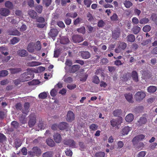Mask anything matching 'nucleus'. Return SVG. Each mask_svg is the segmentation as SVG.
I'll list each match as a JSON object with an SVG mask.
<instances>
[{"instance_id":"f257e3e1","label":"nucleus","mask_w":157,"mask_h":157,"mask_svg":"<svg viewBox=\"0 0 157 157\" xmlns=\"http://www.w3.org/2000/svg\"><path fill=\"white\" fill-rule=\"evenodd\" d=\"M32 151H29L28 152V154L31 157H34L35 155L40 156L42 153V151L40 148L37 147H33L32 149Z\"/></svg>"},{"instance_id":"f03ea898","label":"nucleus","mask_w":157,"mask_h":157,"mask_svg":"<svg viewBox=\"0 0 157 157\" xmlns=\"http://www.w3.org/2000/svg\"><path fill=\"white\" fill-rule=\"evenodd\" d=\"M146 96L145 93L142 91H139L135 95V98L136 101H140L143 100Z\"/></svg>"},{"instance_id":"7ed1b4c3","label":"nucleus","mask_w":157,"mask_h":157,"mask_svg":"<svg viewBox=\"0 0 157 157\" xmlns=\"http://www.w3.org/2000/svg\"><path fill=\"white\" fill-rule=\"evenodd\" d=\"M110 124L113 127L116 126L118 127L119 125L122 123V119L121 117L117 119H113L110 121Z\"/></svg>"},{"instance_id":"20e7f679","label":"nucleus","mask_w":157,"mask_h":157,"mask_svg":"<svg viewBox=\"0 0 157 157\" xmlns=\"http://www.w3.org/2000/svg\"><path fill=\"white\" fill-rule=\"evenodd\" d=\"M64 145H68L72 148L75 147V142L72 139H66L63 141Z\"/></svg>"},{"instance_id":"39448f33","label":"nucleus","mask_w":157,"mask_h":157,"mask_svg":"<svg viewBox=\"0 0 157 157\" xmlns=\"http://www.w3.org/2000/svg\"><path fill=\"white\" fill-rule=\"evenodd\" d=\"M36 122V117L33 113L31 114L29 116V120L28 122V124L29 127H33Z\"/></svg>"},{"instance_id":"423d86ee","label":"nucleus","mask_w":157,"mask_h":157,"mask_svg":"<svg viewBox=\"0 0 157 157\" xmlns=\"http://www.w3.org/2000/svg\"><path fill=\"white\" fill-rule=\"evenodd\" d=\"M145 137V136L143 134L138 135L134 137L132 140V143L134 145L136 144L139 141L144 139Z\"/></svg>"},{"instance_id":"0eeeda50","label":"nucleus","mask_w":157,"mask_h":157,"mask_svg":"<svg viewBox=\"0 0 157 157\" xmlns=\"http://www.w3.org/2000/svg\"><path fill=\"white\" fill-rule=\"evenodd\" d=\"M59 33V31L57 29L53 28L51 29L50 32L48 33V35L52 39H53V38H55L57 36Z\"/></svg>"},{"instance_id":"6e6552de","label":"nucleus","mask_w":157,"mask_h":157,"mask_svg":"<svg viewBox=\"0 0 157 157\" xmlns=\"http://www.w3.org/2000/svg\"><path fill=\"white\" fill-rule=\"evenodd\" d=\"M66 120L68 122H71L75 119V115L74 113L71 111H69L67 114Z\"/></svg>"},{"instance_id":"1a4fd4ad","label":"nucleus","mask_w":157,"mask_h":157,"mask_svg":"<svg viewBox=\"0 0 157 157\" xmlns=\"http://www.w3.org/2000/svg\"><path fill=\"white\" fill-rule=\"evenodd\" d=\"M72 39L75 43H80L83 40V37L78 35H73L72 37Z\"/></svg>"},{"instance_id":"9d476101","label":"nucleus","mask_w":157,"mask_h":157,"mask_svg":"<svg viewBox=\"0 0 157 157\" xmlns=\"http://www.w3.org/2000/svg\"><path fill=\"white\" fill-rule=\"evenodd\" d=\"M121 35L120 31L119 29L114 30L112 33V38L117 40Z\"/></svg>"},{"instance_id":"9b49d317","label":"nucleus","mask_w":157,"mask_h":157,"mask_svg":"<svg viewBox=\"0 0 157 157\" xmlns=\"http://www.w3.org/2000/svg\"><path fill=\"white\" fill-rule=\"evenodd\" d=\"M80 53L81 57L83 59H88L90 57V53L87 51H82Z\"/></svg>"},{"instance_id":"f8f14e48","label":"nucleus","mask_w":157,"mask_h":157,"mask_svg":"<svg viewBox=\"0 0 157 157\" xmlns=\"http://www.w3.org/2000/svg\"><path fill=\"white\" fill-rule=\"evenodd\" d=\"M53 139L56 143H60L62 140L61 135L58 133L54 134L53 136Z\"/></svg>"},{"instance_id":"ddd939ff","label":"nucleus","mask_w":157,"mask_h":157,"mask_svg":"<svg viewBox=\"0 0 157 157\" xmlns=\"http://www.w3.org/2000/svg\"><path fill=\"white\" fill-rule=\"evenodd\" d=\"M147 122V119L145 117H141L138 121L136 124L137 126H140L145 124Z\"/></svg>"},{"instance_id":"4468645a","label":"nucleus","mask_w":157,"mask_h":157,"mask_svg":"<svg viewBox=\"0 0 157 157\" xmlns=\"http://www.w3.org/2000/svg\"><path fill=\"white\" fill-rule=\"evenodd\" d=\"M10 13V10L7 9L2 8L0 9V14L2 16H7Z\"/></svg>"},{"instance_id":"2eb2a0df","label":"nucleus","mask_w":157,"mask_h":157,"mask_svg":"<svg viewBox=\"0 0 157 157\" xmlns=\"http://www.w3.org/2000/svg\"><path fill=\"white\" fill-rule=\"evenodd\" d=\"M17 54L20 56L24 57L27 56L28 53L25 50L22 49L19 50L17 51Z\"/></svg>"},{"instance_id":"dca6fc26","label":"nucleus","mask_w":157,"mask_h":157,"mask_svg":"<svg viewBox=\"0 0 157 157\" xmlns=\"http://www.w3.org/2000/svg\"><path fill=\"white\" fill-rule=\"evenodd\" d=\"M131 129V127L128 126H125L122 129L121 134L123 135H127Z\"/></svg>"},{"instance_id":"f3484780","label":"nucleus","mask_w":157,"mask_h":157,"mask_svg":"<svg viewBox=\"0 0 157 157\" xmlns=\"http://www.w3.org/2000/svg\"><path fill=\"white\" fill-rule=\"evenodd\" d=\"M68 126V124L67 122H62L58 125V128L61 130L67 128Z\"/></svg>"},{"instance_id":"a211bd4d","label":"nucleus","mask_w":157,"mask_h":157,"mask_svg":"<svg viewBox=\"0 0 157 157\" xmlns=\"http://www.w3.org/2000/svg\"><path fill=\"white\" fill-rule=\"evenodd\" d=\"M26 73L25 72L22 75L21 77H22V78H23V80L22 81L23 82L29 81L32 79L33 78V75H31L32 76L31 77H30L29 76L26 75Z\"/></svg>"},{"instance_id":"6ab92c4d","label":"nucleus","mask_w":157,"mask_h":157,"mask_svg":"<svg viewBox=\"0 0 157 157\" xmlns=\"http://www.w3.org/2000/svg\"><path fill=\"white\" fill-rule=\"evenodd\" d=\"M34 45L35 44L33 42L30 43L28 44L27 49L29 52L32 53L34 52L35 48Z\"/></svg>"},{"instance_id":"aec40b11","label":"nucleus","mask_w":157,"mask_h":157,"mask_svg":"<svg viewBox=\"0 0 157 157\" xmlns=\"http://www.w3.org/2000/svg\"><path fill=\"white\" fill-rule=\"evenodd\" d=\"M124 97L127 100L129 103H132L134 101L132 100V94L130 93L126 94H124Z\"/></svg>"},{"instance_id":"412c9836","label":"nucleus","mask_w":157,"mask_h":157,"mask_svg":"<svg viewBox=\"0 0 157 157\" xmlns=\"http://www.w3.org/2000/svg\"><path fill=\"white\" fill-rule=\"evenodd\" d=\"M80 66L78 65H74L71 67L70 69V72L71 73H75L80 68Z\"/></svg>"},{"instance_id":"4be33fe9","label":"nucleus","mask_w":157,"mask_h":157,"mask_svg":"<svg viewBox=\"0 0 157 157\" xmlns=\"http://www.w3.org/2000/svg\"><path fill=\"white\" fill-rule=\"evenodd\" d=\"M98 125L95 124H92L89 126L90 131L91 132L93 133L94 131L98 129Z\"/></svg>"},{"instance_id":"5701e85b","label":"nucleus","mask_w":157,"mask_h":157,"mask_svg":"<svg viewBox=\"0 0 157 157\" xmlns=\"http://www.w3.org/2000/svg\"><path fill=\"white\" fill-rule=\"evenodd\" d=\"M28 13L32 18L33 19L36 18L37 14L34 10H30L28 11Z\"/></svg>"},{"instance_id":"b1692460","label":"nucleus","mask_w":157,"mask_h":157,"mask_svg":"<svg viewBox=\"0 0 157 157\" xmlns=\"http://www.w3.org/2000/svg\"><path fill=\"white\" fill-rule=\"evenodd\" d=\"M126 39L128 42H133L135 40V37L133 34H129L127 36Z\"/></svg>"},{"instance_id":"393cba45","label":"nucleus","mask_w":157,"mask_h":157,"mask_svg":"<svg viewBox=\"0 0 157 157\" xmlns=\"http://www.w3.org/2000/svg\"><path fill=\"white\" fill-rule=\"evenodd\" d=\"M132 77L133 80L136 82L139 81L138 74L136 71H133L132 72Z\"/></svg>"},{"instance_id":"a878e982","label":"nucleus","mask_w":157,"mask_h":157,"mask_svg":"<svg viewBox=\"0 0 157 157\" xmlns=\"http://www.w3.org/2000/svg\"><path fill=\"white\" fill-rule=\"evenodd\" d=\"M8 70L10 71L12 74H15L21 71V69L19 68H10L8 69Z\"/></svg>"},{"instance_id":"bb28decb","label":"nucleus","mask_w":157,"mask_h":157,"mask_svg":"<svg viewBox=\"0 0 157 157\" xmlns=\"http://www.w3.org/2000/svg\"><path fill=\"white\" fill-rule=\"evenodd\" d=\"M46 142L49 146L53 147L55 146V143L53 140L50 138H48L46 140Z\"/></svg>"},{"instance_id":"cd10ccee","label":"nucleus","mask_w":157,"mask_h":157,"mask_svg":"<svg viewBox=\"0 0 157 157\" xmlns=\"http://www.w3.org/2000/svg\"><path fill=\"white\" fill-rule=\"evenodd\" d=\"M147 92L150 93H153L155 92L157 90L156 87L151 86H149L147 88Z\"/></svg>"},{"instance_id":"c85d7f7f","label":"nucleus","mask_w":157,"mask_h":157,"mask_svg":"<svg viewBox=\"0 0 157 157\" xmlns=\"http://www.w3.org/2000/svg\"><path fill=\"white\" fill-rule=\"evenodd\" d=\"M134 119V116L132 114L130 113L126 116L125 119L127 122H130L132 121Z\"/></svg>"},{"instance_id":"c756f323","label":"nucleus","mask_w":157,"mask_h":157,"mask_svg":"<svg viewBox=\"0 0 157 157\" xmlns=\"http://www.w3.org/2000/svg\"><path fill=\"white\" fill-rule=\"evenodd\" d=\"M149 21L148 18L143 17L140 20L139 23L141 24H145L148 23Z\"/></svg>"},{"instance_id":"7c9ffc66","label":"nucleus","mask_w":157,"mask_h":157,"mask_svg":"<svg viewBox=\"0 0 157 157\" xmlns=\"http://www.w3.org/2000/svg\"><path fill=\"white\" fill-rule=\"evenodd\" d=\"M150 19L157 26V14L153 13L151 15Z\"/></svg>"},{"instance_id":"2f4dec72","label":"nucleus","mask_w":157,"mask_h":157,"mask_svg":"<svg viewBox=\"0 0 157 157\" xmlns=\"http://www.w3.org/2000/svg\"><path fill=\"white\" fill-rule=\"evenodd\" d=\"M123 4L125 7L127 8H129L133 5V4L131 2L127 0H125Z\"/></svg>"},{"instance_id":"473e14b6","label":"nucleus","mask_w":157,"mask_h":157,"mask_svg":"<svg viewBox=\"0 0 157 157\" xmlns=\"http://www.w3.org/2000/svg\"><path fill=\"white\" fill-rule=\"evenodd\" d=\"M53 155V152L52 151H47L42 155L43 157H52Z\"/></svg>"},{"instance_id":"72a5a7b5","label":"nucleus","mask_w":157,"mask_h":157,"mask_svg":"<svg viewBox=\"0 0 157 157\" xmlns=\"http://www.w3.org/2000/svg\"><path fill=\"white\" fill-rule=\"evenodd\" d=\"M21 144V143L20 139H17L15 140L14 142V145L17 148L20 147Z\"/></svg>"},{"instance_id":"f704fd0d","label":"nucleus","mask_w":157,"mask_h":157,"mask_svg":"<svg viewBox=\"0 0 157 157\" xmlns=\"http://www.w3.org/2000/svg\"><path fill=\"white\" fill-rule=\"evenodd\" d=\"M5 6L10 9H12L13 8V5L12 3L9 1H6L5 4Z\"/></svg>"},{"instance_id":"c9c22d12","label":"nucleus","mask_w":157,"mask_h":157,"mask_svg":"<svg viewBox=\"0 0 157 157\" xmlns=\"http://www.w3.org/2000/svg\"><path fill=\"white\" fill-rule=\"evenodd\" d=\"M78 14L76 12L74 13H67L66 15V17H69L71 18H74L78 16Z\"/></svg>"},{"instance_id":"e433bc0d","label":"nucleus","mask_w":157,"mask_h":157,"mask_svg":"<svg viewBox=\"0 0 157 157\" xmlns=\"http://www.w3.org/2000/svg\"><path fill=\"white\" fill-rule=\"evenodd\" d=\"M140 28L138 26H136L133 27L132 30L133 33L134 34H136L140 32Z\"/></svg>"},{"instance_id":"4c0bfd02","label":"nucleus","mask_w":157,"mask_h":157,"mask_svg":"<svg viewBox=\"0 0 157 157\" xmlns=\"http://www.w3.org/2000/svg\"><path fill=\"white\" fill-rule=\"evenodd\" d=\"M127 45V44L125 42H121L120 43L118 48L121 50H124L126 48Z\"/></svg>"},{"instance_id":"58836bf2","label":"nucleus","mask_w":157,"mask_h":157,"mask_svg":"<svg viewBox=\"0 0 157 157\" xmlns=\"http://www.w3.org/2000/svg\"><path fill=\"white\" fill-rule=\"evenodd\" d=\"M100 82V80L98 76L96 75L94 76L92 78V82L96 84H98Z\"/></svg>"},{"instance_id":"ea45409f","label":"nucleus","mask_w":157,"mask_h":157,"mask_svg":"<svg viewBox=\"0 0 157 157\" xmlns=\"http://www.w3.org/2000/svg\"><path fill=\"white\" fill-rule=\"evenodd\" d=\"M122 113V111L121 109H117L115 110L113 113V114L114 116L117 117L121 115Z\"/></svg>"},{"instance_id":"a19ab883","label":"nucleus","mask_w":157,"mask_h":157,"mask_svg":"<svg viewBox=\"0 0 157 157\" xmlns=\"http://www.w3.org/2000/svg\"><path fill=\"white\" fill-rule=\"evenodd\" d=\"M69 42V39L67 37H63L60 41V43L63 44H67Z\"/></svg>"},{"instance_id":"79ce46f5","label":"nucleus","mask_w":157,"mask_h":157,"mask_svg":"<svg viewBox=\"0 0 157 157\" xmlns=\"http://www.w3.org/2000/svg\"><path fill=\"white\" fill-rule=\"evenodd\" d=\"M20 40V39L19 38L14 37L11 40L10 42L12 44H14L18 43Z\"/></svg>"},{"instance_id":"37998d69","label":"nucleus","mask_w":157,"mask_h":157,"mask_svg":"<svg viewBox=\"0 0 157 157\" xmlns=\"http://www.w3.org/2000/svg\"><path fill=\"white\" fill-rule=\"evenodd\" d=\"M38 127L40 129H44L46 127V125L44 124L43 121H39V123L38 124Z\"/></svg>"},{"instance_id":"c03bdc74","label":"nucleus","mask_w":157,"mask_h":157,"mask_svg":"<svg viewBox=\"0 0 157 157\" xmlns=\"http://www.w3.org/2000/svg\"><path fill=\"white\" fill-rule=\"evenodd\" d=\"M47 96V94L45 92L41 93L39 95V98L42 99H45Z\"/></svg>"},{"instance_id":"a18cd8bd","label":"nucleus","mask_w":157,"mask_h":157,"mask_svg":"<svg viewBox=\"0 0 157 157\" xmlns=\"http://www.w3.org/2000/svg\"><path fill=\"white\" fill-rule=\"evenodd\" d=\"M143 109L144 107L143 106H136L134 110H135V111H136V113H139L141 112L143 110Z\"/></svg>"},{"instance_id":"49530a36","label":"nucleus","mask_w":157,"mask_h":157,"mask_svg":"<svg viewBox=\"0 0 157 157\" xmlns=\"http://www.w3.org/2000/svg\"><path fill=\"white\" fill-rule=\"evenodd\" d=\"M77 30L78 33L82 34H84L86 32L85 28L84 26H82L80 28L78 29Z\"/></svg>"},{"instance_id":"de8ad7c7","label":"nucleus","mask_w":157,"mask_h":157,"mask_svg":"<svg viewBox=\"0 0 157 157\" xmlns=\"http://www.w3.org/2000/svg\"><path fill=\"white\" fill-rule=\"evenodd\" d=\"M8 74V71L6 70H3L0 71V77H4Z\"/></svg>"},{"instance_id":"09e8293b","label":"nucleus","mask_w":157,"mask_h":157,"mask_svg":"<svg viewBox=\"0 0 157 157\" xmlns=\"http://www.w3.org/2000/svg\"><path fill=\"white\" fill-rule=\"evenodd\" d=\"M105 156V153L101 151L97 152L95 155V157H104Z\"/></svg>"},{"instance_id":"8fccbe9b","label":"nucleus","mask_w":157,"mask_h":157,"mask_svg":"<svg viewBox=\"0 0 157 157\" xmlns=\"http://www.w3.org/2000/svg\"><path fill=\"white\" fill-rule=\"evenodd\" d=\"M151 29V27L149 25H146L144 26L143 28V31L145 32H149Z\"/></svg>"},{"instance_id":"3c124183","label":"nucleus","mask_w":157,"mask_h":157,"mask_svg":"<svg viewBox=\"0 0 157 157\" xmlns=\"http://www.w3.org/2000/svg\"><path fill=\"white\" fill-rule=\"evenodd\" d=\"M65 153L66 155L69 156H71L72 155V152L69 148H67L65 151Z\"/></svg>"},{"instance_id":"603ef678","label":"nucleus","mask_w":157,"mask_h":157,"mask_svg":"<svg viewBox=\"0 0 157 157\" xmlns=\"http://www.w3.org/2000/svg\"><path fill=\"white\" fill-rule=\"evenodd\" d=\"M41 64V63L36 62L32 61L29 63V65L32 67H34L38 66Z\"/></svg>"},{"instance_id":"864d4df0","label":"nucleus","mask_w":157,"mask_h":157,"mask_svg":"<svg viewBox=\"0 0 157 157\" xmlns=\"http://www.w3.org/2000/svg\"><path fill=\"white\" fill-rule=\"evenodd\" d=\"M35 49L37 51H39L41 49L40 43L39 40L37 41L36 42V46H35Z\"/></svg>"},{"instance_id":"5fc2aeb1","label":"nucleus","mask_w":157,"mask_h":157,"mask_svg":"<svg viewBox=\"0 0 157 157\" xmlns=\"http://www.w3.org/2000/svg\"><path fill=\"white\" fill-rule=\"evenodd\" d=\"M35 10L39 13H41L42 10V6L40 5L37 6L35 8Z\"/></svg>"},{"instance_id":"6e6d98bb","label":"nucleus","mask_w":157,"mask_h":157,"mask_svg":"<svg viewBox=\"0 0 157 157\" xmlns=\"http://www.w3.org/2000/svg\"><path fill=\"white\" fill-rule=\"evenodd\" d=\"M23 80L22 77H21L20 78L14 80V84L16 86H17L21 82H22V81Z\"/></svg>"},{"instance_id":"4d7b16f0","label":"nucleus","mask_w":157,"mask_h":157,"mask_svg":"<svg viewBox=\"0 0 157 157\" xmlns=\"http://www.w3.org/2000/svg\"><path fill=\"white\" fill-rule=\"evenodd\" d=\"M10 35H16L19 36L21 35V33L17 30L12 31L11 32Z\"/></svg>"},{"instance_id":"13d9d810","label":"nucleus","mask_w":157,"mask_h":157,"mask_svg":"<svg viewBox=\"0 0 157 157\" xmlns=\"http://www.w3.org/2000/svg\"><path fill=\"white\" fill-rule=\"evenodd\" d=\"M87 17L88 18V20L89 21L91 22L94 20V18L92 14L90 12L87 13Z\"/></svg>"},{"instance_id":"bf43d9fd","label":"nucleus","mask_w":157,"mask_h":157,"mask_svg":"<svg viewBox=\"0 0 157 157\" xmlns=\"http://www.w3.org/2000/svg\"><path fill=\"white\" fill-rule=\"evenodd\" d=\"M118 17L117 14L116 13H114L110 17V19L113 21H115L118 20Z\"/></svg>"},{"instance_id":"052dcab7","label":"nucleus","mask_w":157,"mask_h":157,"mask_svg":"<svg viewBox=\"0 0 157 157\" xmlns=\"http://www.w3.org/2000/svg\"><path fill=\"white\" fill-rule=\"evenodd\" d=\"M11 125L13 128H17L19 126V124L17 121H14L11 122Z\"/></svg>"},{"instance_id":"680f3d73","label":"nucleus","mask_w":157,"mask_h":157,"mask_svg":"<svg viewBox=\"0 0 157 157\" xmlns=\"http://www.w3.org/2000/svg\"><path fill=\"white\" fill-rule=\"evenodd\" d=\"M92 3V2L90 0H84V3L85 5L87 7H90V5Z\"/></svg>"},{"instance_id":"e2e57ef3","label":"nucleus","mask_w":157,"mask_h":157,"mask_svg":"<svg viewBox=\"0 0 157 157\" xmlns=\"http://www.w3.org/2000/svg\"><path fill=\"white\" fill-rule=\"evenodd\" d=\"M132 21L133 25H136L139 22V20L136 17H133L132 19Z\"/></svg>"},{"instance_id":"0e129e2a","label":"nucleus","mask_w":157,"mask_h":157,"mask_svg":"<svg viewBox=\"0 0 157 157\" xmlns=\"http://www.w3.org/2000/svg\"><path fill=\"white\" fill-rule=\"evenodd\" d=\"M105 25V22L102 20H100L98 22V26L99 27H102L104 26Z\"/></svg>"},{"instance_id":"69168bd1","label":"nucleus","mask_w":157,"mask_h":157,"mask_svg":"<svg viewBox=\"0 0 157 157\" xmlns=\"http://www.w3.org/2000/svg\"><path fill=\"white\" fill-rule=\"evenodd\" d=\"M36 21L39 23H44L45 22V19L43 17H39L36 19Z\"/></svg>"},{"instance_id":"338daca9","label":"nucleus","mask_w":157,"mask_h":157,"mask_svg":"<svg viewBox=\"0 0 157 157\" xmlns=\"http://www.w3.org/2000/svg\"><path fill=\"white\" fill-rule=\"evenodd\" d=\"M38 82V80H33L31 81L28 82V84L29 85H34L37 84Z\"/></svg>"},{"instance_id":"774afa93","label":"nucleus","mask_w":157,"mask_h":157,"mask_svg":"<svg viewBox=\"0 0 157 157\" xmlns=\"http://www.w3.org/2000/svg\"><path fill=\"white\" fill-rule=\"evenodd\" d=\"M64 21L67 25H69L71 23V20L69 18H65Z\"/></svg>"}]
</instances>
